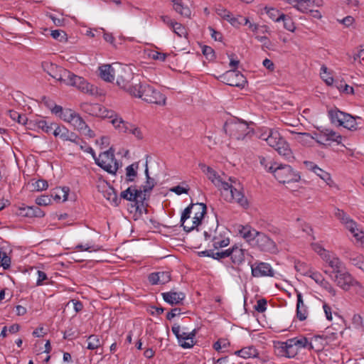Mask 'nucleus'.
I'll list each match as a JSON object with an SVG mask.
<instances>
[{"label": "nucleus", "mask_w": 364, "mask_h": 364, "mask_svg": "<svg viewBox=\"0 0 364 364\" xmlns=\"http://www.w3.org/2000/svg\"><path fill=\"white\" fill-rule=\"evenodd\" d=\"M118 70H124L126 77L118 75L117 83L119 87L127 92L130 95L142 99L144 101L157 105H164L166 97L159 90L154 89L146 82H141L139 80L132 77L130 70H126L120 65L114 64Z\"/></svg>", "instance_id": "f257e3e1"}, {"label": "nucleus", "mask_w": 364, "mask_h": 364, "mask_svg": "<svg viewBox=\"0 0 364 364\" xmlns=\"http://www.w3.org/2000/svg\"><path fill=\"white\" fill-rule=\"evenodd\" d=\"M207 177L221 191L226 201L230 203L235 202L245 209L249 207L248 200L242 192L240 183L236 179L230 178V183L224 181L215 170Z\"/></svg>", "instance_id": "f03ea898"}, {"label": "nucleus", "mask_w": 364, "mask_h": 364, "mask_svg": "<svg viewBox=\"0 0 364 364\" xmlns=\"http://www.w3.org/2000/svg\"><path fill=\"white\" fill-rule=\"evenodd\" d=\"M252 124V122L248 123L247 121L232 117L226 121L224 124V129L231 139L237 141H244L252 132L250 125Z\"/></svg>", "instance_id": "7ed1b4c3"}, {"label": "nucleus", "mask_w": 364, "mask_h": 364, "mask_svg": "<svg viewBox=\"0 0 364 364\" xmlns=\"http://www.w3.org/2000/svg\"><path fill=\"white\" fill-rule=\"evenodd\" d=\"M269 172L273 173L274 178L281 183L298 182L301 178L299 172L294 171L291 166L277 162L271 164Z\"/></svg>", "instance_id": "20e7f679"}, {"label": "nucleus", "mask_w": 364, "mask_h": 364, "mask_svg": "<svg viewBox=\"0 0 364 364\" xmlns=\"http://www.w3.org/2000/svg\"><path fill=\"white\" fill-rule=\"evenodd\" d=\"M56 80L63 82L67 85L76 87L85 93L92 94L95 91L93 85L87 82L83 77L76 75L63 68L60 69L58 77Z\"/></svg>", "instance_id": "39448f33"}, {"label": "nucleus", "mask_w": 364, "mask_h": 364, "mask_svg": "<svg viewBox=\"0 0 364 364\" xmlns=\"http://www.w3.org/2000/svg\"><path fill=\"white\" fill-rule=\"evenodd\" d=\"M147 191L144 189H136L135 186H130L120 193V198L134 202L136 211L141 214L144 211L146 213L147 204L145 201L148 198Z\"/></svg>", "instance_id": "423d86ee"}, {"label": "nucleus", "mask_w": 364, "mask_h": 364, "mask_svg": "<svg viewBox=\"0 0 364 364\" xmlns=\"http://www.w3.org/2000/svg\"><path fill=\"white\" fill-rule=\"evenodd\" d=\"M332 124L343 127L349 130H356L364 127L363 117L355 115H329Z\"/></svg>", "instance_id": "0eeeda50"}, {"label": "nucleus", "mask_w": 364, "mask_h": 364, "mask_svg": "<svg viewBox=\"0 0 364 364\" xmlns=\"http://www.w3.org/2000/svg\"><path fill=\"white\" fill-rule=\"evenodd\" d=\"M114 149H109L101 153L98 157H93L95 163L102 169L109 173H115L118 169L117 162L114 159Z\"/></svg>", "instance_id": "6e6552de"}, {"label": "nucleus", "mask_w": 364, "mask_h": 364, "mask_svg": "<svg viewBox=\"0 0 364 364\" xmlns=\"http://www.w3.org/2000/svg\"><path fill=\"white\" fill-rule=\"evenodd\" d=\"M105 118H108L109 119V122L112 124L115 129H118L119 132L127 133L129 132L138 139L142 138V134L139 128L134 127L129 123L126 122L118 115H109V117L106 115Z\"/></svg>", "instance_id": "1a4fd4ad"}, {"label": "nucleus", "mask_w": 364, "mask_h": 364, "mask_svg": "<svg viewBox=\"0 0 364 364\" xmlns=\"http://www.w3.org/2000/svg\"><path fill=\"white\" fill-rule=\"evenodd\" d=\"M220 80L232 87L243 88L247 84L246 77L239 71L232 70L220 76Z\"/></svg>", "instance_id": "9d476101"}, {"label": "nucleus", "mask_w": 364, "mask_h": 364, "mask_svg": "<svg viewBox=\"0 0 364 364\" xmlns=\"http://www.w3.org/2000/svg\"><path fill=\"white\" fill-rule=\"evenodd\" d=\"M334 282L342 289L348 291L352 286L360 285L353 276L346 271H340L331 275Z\"/></svg>", "instance_id": "9b49d317"}, {"label": "nucleus", "mask_w": 364, "mask_h": 364, "mask_svg": "<svg viewBox=\"0 0 364 364\" xmlns=\"http://www.w3.org/2000/svg\"><path fill=\"white\" fill-rule=\"evenodd\" d=\"M255 241L257 247L262 251L270 253H276L278 251L275 242L262 232H259Z\"/></svg>", "instance_id": "f8f14e48"}, {"label": "nucleus", "mask_w": 364, "mask_h": 364, "mask_svg": "<svg viewBox=\"0 0 364 364\" xmlns=\"http://www.w3.org/2000/svg\"><path fill=\"white\" fill-rule=\"evenodd\" d=\"M275 347L280 355L287 358H294L299 353L298 349L290 338L284 342H278Z\"/></svg>", "instance_id": "ddd939ff"}, {"label": "nucleus", "mask_w": 364, "mask_h": 364, "mask_svg": "<svg viewBox=\"0 0 364 364\" xmlns=\"http://www.w3.org/2000/svg\"><path fill=\"white\" fill-rule=\"evenodd\" d=\"M252 275L255 277H274V270L271 265L266 262H255L251 264Z\"/></svg>", "instance_id": "4468645a"}, {"label": "nucleus", "mask_w": 364, "mask_h": 364, "mask_svg": "<svg viewBox=\"0 0 364 364\" xmlns=\"http://www.w3.org/2000/svg\"><path fill=\"white\" fill-rule=\"evenodd\" d=\"M319 339H321V337L314 336L309 340L306 337L303 336L290 338L299 351L302 348L308 350L314 349L316 343L318 342Z\"/></svg>", "instance_id": "2eb2a0df"}, {"label": "nucleus", "mask_w": 364, "mask_h": 364, "mask_svg": "<svg viewBox=\"0 0 364 364\" xmlns=\"http://www.w3.org/2000/svg\"><path fill=\"white\" fill-rule=\"evenodd\" d=\"M99 191L102 193L103 196L109 200L114 206H117L120 202V199L117 197V191L109 183L103 182L98 186Z\"/></svg>", "instance_id": "dca6fc26"}, {"label": "nucleus", "mask_w": 364, "mask_h": 364, "mask_svg": "<svg viewBox=\"0 0 364 364\" xmlns=\"http://www.w3.org/2000/svg\"><path fill=\"white\" fill-rule=\"evenodd\" d=\"M236 230L237 234L248 243L254 242L259 233V231L249 225H237L236 226Z\"/></svg>", "instance_id": "f3484780"}, {"label": "nucleus", "mask_w": 364, "mask_h": 364, "mask_svg": "<svg viewBox=\"0 0 364 364\" xmlns=\"http://www.w3.org/2000/svg\"><path fill=\"white\" fill-rule=\"evenodd\" d=\"M61 119L68 123L75 129L79 132H85L87 125L80 115H60Z\"/></svg>", "instance_id": "a211bd4d"}, {"label": "nucleus", "mask_w": 364, "mask_h": 364, "mask_svg": "<svg viewBox=\"0 0 364 364\" xmlns=\"http://www.w3.org/2000/svg\"><path fill=\"white\" fill-rule=\"evenodd\" d=\"M309 276L314 279L318 284H319L323 289L326 290L331 295L336 296V291L333 286L325 279L323 275L318 272H309Z\"/></svg>", "instance_id": "6ab92c4d"}, {"label": "nucleus", "mask_w": 364, "mask_h": 364, "mask_svg": "<svg viewBox=\"0 0 364 364\" xmlns=\"http://www.w3.org/2000/svg\"><path fill=\"white\" fill-rule=\"evenodd\" d=\"M334 215L350 232H355L354 229L356 228L357 224L346 213L342 210L336 208Z\"/></svg>", "instance_id": "aec40b11"}, {"label": "nucleus", "mask_w": 364, "mask_h": 364, "mask_svg": "<svg viewBox=\"0 0 364 364\" xmlns=\"http://www.w3.org/2000/svg\"><path fill=\"white\" fill-rule=\"evenodd\" d=\"M148 280L152 285L165 284L171 280V273L167 271L152 272L148 276Z\"/></svg>", "instance_id": "412c9836"}, {"label": "nucleus", "mask_w": 364, "mask_h": 364, "mask_svg": "<svg viewBox=\"0 0 364 364\" xmlns=\"http://www.w3.org/2000/svg\"><path fill=\"white\" fill-rule=\"evenodd\" d=\"M197 205L199 206V210L195 213L192 224L191 225H183V230L186 232H191L197 228L201 223V220L206 213V206L204 203Z\"/></svg>", "instance_id": "4be33fe9"}, {"label": "nucleus", "mask_w": 364, "mask_h": 364, "mask_svg": "<svg viewBox=\"0 0 364 364\" xmlns=\"http://www.w3.org/2000/svg\"><path fill=\"white\" fill-rule=\"evenodd\" d=\"M279 155L284 156L287 160L291 161L294 159V156L289 144L286 140L280 136V140L277 141V146L273 147Z\"/></svg>", "instance_id": "5701e85b"}, {"label": "nucleus", "mask_w": 364, "mask_h": 364, "mask_svg": "<svg viewBox=\"0 0 364 364\" xmlns=\"http://www.w3.org/2000/svg\"><path fill=\"white\" fill-rule=\"evenodd\" d=\"M306 167L315 173L318 177L323 180L328 185H330L332 182L331 175L325 171L324 170L319 168L316 164L312 161H304Z\"/></svg>", "instance_id": "b1692460"}, {"label": "nucleus", "mask_w": 364, "mask_h": 364, "mask_svg": "<svg viewBox=\"0 0 364 364\" xmlns=\"http://www.w3.org/2000/svg\"><path fill=\"white\" fill-rule=\"evenodd\" d=\"M323 260L325 261L331 268H332L333 274L341 271L343 266L341 260L333 252H330L328 255L324 256V259Z\"/></svg>", "instance_id": "393cba45"}, {"label": "nucleus", "mask_w": 364, "mask_h": 364, "mask_svg": "<svg viewBox=\"0 0 364 364\" xmlns=\"http://www.w3.org/2000/svg\"><path fill=\"white\" fill-rule=\"evenodd\" d=\"M162 296L164 300L171 304H181L186 298L185 294L183 292H176V291H168L162 293Z\"/></svg>", "instance_id": "a878e982"}, {"label": "nucleus", "mask_w": 364, "mask_h": 364, "mask_svg": "<svg viewBox=\"0 0 364 364\" xmlns=\"http://www.w3.org/2000/svg\"><path fill=\"white\" fill-rule=\"evenodd\" d=\"M245 250L239 245H234L230 248V257L233 264H240L245 259Z\"/></svg>", "instance_id": "bb28decb"}, {"label": "nucleus", "mask_w": 364, "mask_h": 364, "mask_svg": "<svg viewBox=\"0 0 364 364\" xmlns=\"http://www.w3.org/2000/svg\"><path fill=\"white\" fill-rule=\"evenodd\" d=\"M100 77L107 82H112L114 80L116 68L111 65H102L99 68Z\"/></svg>", "instance_id": "cd10ccee"}, {"label": "nucleus", "mask_w": 364, "mask_h": 364, "mask_svg": "<svg viewBox=\"0 0 364 364\" xmlns=\"http://www.w3.org/2000/svg\"><path fill=\"white\" fill-rule=\"evenodd\" d=\"M173 6V9L185 18H191V10L186 5L182 0H171Z\"/></svg>", "instance_id": "c85d7f7f"}, {"label": "nucleus", "mask_w": 364, "mask_h": 364, "mask_svg": "<svg viewBox=\"0 0 364 364\" xmlns=\"http://www.w3.org/2000/svg\"><path fill=\"white\" fill-rule=\"evenodd\" d=\"M296 317L299 321H304L308 316V311L303 301V296L301 292L296 291Z\"/></svg>", "instance_id": "c756f323"}, {"label": "nucleus", "mask_w": 364, "mask_h": 364, "mask_svg": "<svg viewBox=\"0 0 364 364\" xmlns=\"http://www.w3.org/2000/svg\"><path fill=\"white\" fill-rule=\"evenodd\" d=\"M19 215L24 217H42L43 212L38 206H26L19 209Z\"/></svg>", "instance_id": "7c9ffc66"}, {"label": "nucleus", "mask_w": 364, "mask_h": 364, "mask_svg": "<svg viewBox=\"0 0 364 364\" xmlns=\"http://www.w3.org/2000/svg\"><path fill=\"white\" fill-rule=\"evenodd\" d=\"M53 134L55 136H60L64 141H74L76 139V134L70 132L65 127H56L54 129Z\"/></svg>", "instance_id": "2f4dec72"}, {"label": "nucleus", "mask_w": 364, "mask_h": 364, "mask_svg": "<svg viewBox=\"0 0 364 364\" xmlns=\"http://www.w3.org/2000/svg\"><path fill=\"white\" fill-rule=\"evenodd\" d=\"M346 259L353 266L360 269L364 272V256L356 252H346Z\"/></svg>", "instance_id": "473e14b6"}, {"label": "nucleus", "mask_w": 364, "mask_h": 364, "mask_svg": "<svg viewBox=\"0 0 364 364\" xmlns=\"http://www.w3.org/2000/svg\"><path fill=\"white\" fill-rule=\"evenodd\" d=\"M195 336V330L191 332H183L178 338L180 346L183 348H190L193 346V338Z\"/></svg>", "instance_id": "72a5a7b5"}, {"label": "nucleus", "mask_w": 364, "mask_h": 364, "mask_svg": "<svg viewBox=\"0 0 364 364\" xmlns=\"http://www.w3.org/2000/svg\"><path fill=\"white\" fill-rule=\"evenodd\" d=\"M280 134L277 131L269 129L268 133H263L260 138L267 141V144L271 146H277V141L280 140Z\"/></svg>", "instance_id": "f704fd0d"}, {"label": "nucleus", "mask_w": 364, "mask_h": 364, "mask_svg": "<svg viewBox=\"0 0 364 364\" xmlns=\"http://www.w3.org/2000/svg\"><path fill=\"white\" fill-rule=\"evenodd\" d=\"M235 354L241 358L247 359L257 357L259 353L258 350L253 346H250L242 348V349L235 351Z\"/></svg>", "instance_id": "c9c22d12"}, {"label": "nucleus", "mask_w": 364, "mask_h": 364, "mask_svg": "<svg viewBox=\"0 0 364 364\" xmlns=\"http://www.w3.org/2000/svg\"><path fill=\"white\" fill-rule=\"evenodd\" d=\"M81 109L85 114H98V112L104 113L106 109L100 104L83 103L81 105Z\"/></svg>", "instance_id": "e433bc0d"}, {"label": "nucleus", "mask_w": 364, "mask_h": 364, "mask_svg": "<svg viewBox=\"0 0 364 364\" xmlns=\"http://www.w3.org/2000/svg\"><path fill=\"white\" fill-rule=\"evenodd\" d=\"M230 244V239L228 237H222L220 234L217 233V230H214L213 236V247L215 249L225 247Z\"/></svg>", "instance_id": "4c0bfd02"}, {"label": "nucleus", "mask_w": 364, "mask_h": 364, "mask_svg": "<svg viewBox=\"0 0 364 364\" xmlns=\"http://www.w3.org/2000/svg\"><path fill=\"white\" fill-rule=\"evenodd\" d=\"M42 67L44 71H46L50 76L55 80L58 79L60 69L62 68V67H58L55 64L50 62H43L42 63Z\"/></svg>", "instance_id": "58836bf2"}, {"label": "nucleus", "mask_w": 364, "mask_h": 364, "mask_svg": "<svg viewBox=\"0 0 364 364\" xmlns=\"http://www.w3.org/2000/svg\"><path fill=\"white\" fill-rule=\"evenodd\" d=\"M41 104L49 109L53 114H59L63 112V107L56 105L55 102L47 97H43Z\"/></svg>", "instance_id": "ea45409f"}, {"label": "nucleus", "mask_w": 364, "mask_h": 364, "mask_svg": "<svg viewBox=\"0 0 364 364\" xmlns=\"http://www.w3.org/2000/svg\"><path fill=\"white\" fill-rule=\"evenodd\" d=\"M33 128L32 129H36L37 128H40L43 131H44L45 132H47V133L51 132L53 129L54 130L53 127H55V128L56 127H58L56 124H53V123H51L50 125H48L47 122L44 119L33 120Z\"/></svg>", "instance_id": "a19ab883"}, {"label": "nucleus", "mask_w": 364, "mask_h": 364, "mask_svg": "<svg viewBox=\"0 0 364 364\" xmlns=\"http://www.w3.org/2000/svg\"><path fill=\"white\" fill-rule=\"evenodd\" d=\"M11 117L14 122L26 126L27 129L32 130L33 128V120L28 119L27 115H11Z\"/></svg>", "instance_id": "79ce46f5"}, {"label": "nucleus", "mask_w": 364, "mask_h": 364, "mask_svg": "<svg viewBox=\"0 0 364 364\" xmlns=\"http://www.w3.org/2000/svg\"><path fill=\"white\" fill-rule=\"evenodd\" d=\"M171 29L180 38H186L188 36L186 27L179 22L175 21Z\"/></svg>", "instance_id": "37998d69"}, {"label": "nucleus", "mask_w": 364, "mask_h": 364, "mask_svg": "<svg viewBox=\"0 0 364 364\" xmlns=\"http://www.w3.org/2000/svg\"><path fill=\"white\" fill-rule=\"evenodd\" d=\"M320 75H321V79L325 82V83L327 85H333V83L334 82V79H333L331 72L328 71L327 67L324 65H323L321 67Z\"/></svg>", "instance_id": "c03bdc74"}, {"label": "nucleus", "mask_w": 364, "mask_h": 364, "mask_svg": "<svg viewBox=\"0 0 364 364\" xmlns=\"http://www.w3.org/2000/svg\"><path fill=\"white\" fill-rule=\"evenodd\" d=\"M267 16L274 21L279 22L284 18V14L274 8H265Z\"/></svg>", "instance_id": "a18cd8bd"}, {"label": "nucleus", "mask_w": 364, "mask_h": 364, "mask_svg": "<svg viewBox=\"0 0 364 364\" xmlns=\"http://www.w3.org/2000/svg\"><path fill=\"white\" fill-rule=\"evenodd\" d=\"M324 130L326 138L329 141V145L333 142H336L337 144H340L341 142L342 137L341 134L329 129H325Z\"/></svg>", "instance_id": "49530a36"}, {"label": "nucleus", "mask_w": 364, "mask_h": 364, "mask_svg": "<svg viewBox=\"0 0 364 364\" xmlns=\"http://www.w3.org/2000/svg\"><path fill=\"white\" fill-rule=\"evenodd\" d=\"M87 349L95 350L101 346L102 342L97 335H91L87 338Z\"/></svg>", "instance_id": "de8ad7c7"}, {"label": "nucleus", "mask_w": 364, "mask_h": 364, "mask_svg": "<svg viewBox=\"0 0 364 364\" xmlns=\"http://www.w3.org/2000/svg\"><path fill=\"white\" fill-rule=\"evenodd\" d=\"M281 121L286 125L292 127H299L301 125L300 119L296 117H290L289 115H282Z\"/></svg>", "instance_id": "09e8293b"}, {"label": "nucleus", "mask_w": 364, "mask_h": 364, "mask_svg": "<svg viewBox=\"0 0 364 364\" xmlns=\"http://www.w3.org/2000/svg\"><path fill=\"white\" fill-rule=\"evenodd\" d=\"M291 132L296 134L295 137L296 140L304 145L307 144L311 139H313L312 136L309 133L295 132L294 131H291Z\"/></svg>", "instance_id": "8fccbe9b"}, {"label": "nucleus", "mask_w": 364, "mask_h": 364, "mask_svg": "<svg viewBox=\"0 0 364 364\" xmlns=\"http://www.w3.org/2000/svg\"><path fill=\"white\" fill-rule=\"evenodd\" d=\"M0 266L4 269H8L11 266V258L7 253L0 250Z\"/></svg>", "instance_id": "3c124183"}, {"label": "nucleus", "mask_w": 364, "mask_h": 364, "mask_svg": "<svg viewBox=\"0 0 364 364\" xmlns=\"http://www.w3.org/2000/svg\"><path fill=\"white\" fill-rule=\"evenodd\" d=\"M312 139H315L316 142L320 144L329 146V141L326 138L324 129L319 133L314 134V136H312Z\"/></svg>", "instance_id": "603ef678"}, {"label": "nucleus", "mask_w": 364, "mask_h": 364, "mask_svg": "<svg viewBox=\"0 0 364 364\" xmlns=\"http://www.w3.org/2000/svg\"><path fill=\"white\" fill-rule=\"evenodd\" d=\"M303 6L306 8L305 13L309 10L310 7H320L323 5V0H301Z\"/></svg>", "instance_id": "864d4df0"}, {"label": "nucleus", "mask_w": 364, "mask_h": 364, "mask_svg": "<svg viewBox=\"0 0 364 364\" xmlns=\"http://www.w3.org/2000/svg\"><path fill=\"white\" fill-rule=\"evenodd\" d=\"M145 174L146 176V185H144L143 186V189H144V191H147L149 193L154 187L155 182H154V179L151 178L149 176V170H148L147 166H146V168H145Z\"/></svg>", "instance_id": "5fc2aeb1"}, {"label": "nucleus", "mask_w": 364, "mask_h": 364, "mask_svg": "<svg viewBox=\"0 0 364 364\" xmlns=\"http://www.w3.org/2000/svg\"><path fill=\"white\" fill-rule=\"evenodd\" d=\"M281 21L284 23V27L288 30L289 31L294 32L296 29V26L292 21V19L289 17L284 14V18H281Z\"/></svg>", "instance_id": "6e6d98bb"}, {"label": "nucleus", "mask_w": 364, "mask_h": 364, "mask_svg": "<svg viewBox=\"0 0 364 364\" xmlns=\"http://www.w3.org/2000/svg\"><path fill=\"white\" fill-rule=\"evenodd\" d=\"M311 247L316 253H318L322 259H324V256L328 255L331 252L325 250L320 244L318 243H312Z\"/></svg>", "instance_id": "4d7b16f0"}, {"label": "nucleus", "mask_w": 364, "mask_h": 364, "mask_svg": "<svg viewBox=\"0 0 364 364\" xmlns=\"http://www.w3.org/2000/svg\"><path fill=\"white\" fill-rule=\"evenodd\" d=\"M215 12L216 14L221 17L222 18L225 20H228V18L232 14L230 11H228L225 8L222 6L221 5H218L215 8Z\"/></svg>", "instance_id": "13d9d810"}, {"label": "nucleus", "mask_w": 364, "mask_h": 364, "mask_svg": "<svg viewBox=\"0 0 364 364\" xmlns=\"http://www.w3.org/2000/svg\"><path fill=\"white\" fill-rule=\"evenodd\" d=\"M202 53L208 60H213L215 58V51L210 46H203Z\"/></svg>", "instance_id": "bf43d9fd"}, {"label": "nucleus", "mask_w": 364, "mask_h": 364, "mask_svg": "<svg viewBox=\"0 0 364 364\" xmlns=\"http://www.w3.org/2000/svg\"><path fill=\"white\" fill-rule=\"evenodd\" d=\"M194 204H191L189 206L186 208L183 211L181 217V226L183 227V225H186L185 224L186 221L190 218L191 210L193 208Z\"/></svg>", "instance_id": "052dcab7"}, {"label": "nucleus", "mask_w": 364, "mask_h": 364, "mask_svg": "<svg viewBox=\"0 0 364 364\" xmlns=\"http://www.w3.org/2000/svg\"><path fill=\"white\" fill-rule=\"evenodd\" d=\"M167 54L160 53L156 50H151L149 53V57L153 60L164 62L166 58Z\"/></svg>", "instance_id": "680f3d73"}, {"label": "nucleus", "mask_w": 364, "mask_h": 364, "mask_svg": "<svg viewBox=\"0 0 364 364\" xmlns=\"http://www.w3.org/2000/svg\"><path fill=\"white\" fill-rule=\"evenodd\" d=\"M355 232H351L353 236L355 237L357 242H359L360 245L364 247V232L360 230L357 227L355 228Z\"/></svg>", "instance_id": "e2e57ef3"}, {"label": "nucleus", "mask_w": 364, "mask_h": 364, "mask_svg": "<svg viewBox=\"0 0 364 364\" xmlns=\"http://www.w3.org/2000/svg\"><path fill=\"white\" fill-rule=\"evenodd\" d=\"M136 168H137V166H135L134 164H132L126 168V173L129 181H133L134 178L136 176L137 173L135 170Z\"/></svg>", "instance_id": "0e129e2a"}, {"label": "nucleus", "mask_w": 364, "mask_h": 364, "mask_svg": "<svg viewBox=\"0 0 364 364\" xmlns=\"http://www.w3.org/2000/svg\"><path fill=\"white\" fill-rule=\"evenodd\" d=\"M241 16L238 17H234L232 14L228 18L227 21H228L232 26L239 27L240 25L244 24V21Z\"/></svg>", "instance_id": "69168bd1"}, {"label": "nucleus", "mask_w": 364, "mask_h": 364, "mask_svg": "<svg viewBox=\"0 0 364 364\" xmlns=\"http://www.w3.org/2000/svg\"><path fill=\"white\" fill-rule=\"evenodd\" d=\"M289 4H291L298 11L305 13L306 8L303 6L301 0H284Z\"/></svg>", "instance_id": "338daca9"}, {"label": "nucleus", "mask_w": 364, "mask_h": 364, "mask_svg": "<svg viewBox=\"0 0 364 364\" xmlns=\"http://www.w3.org/2000/svg\"><path fill=\"white\" fill-rule=\"evenodd\" d=\"M255 38L262 43V46L264 48H266L267 49H271L272 48V43L266 36H261L259 35L255 36Z\"/></svg>", "instance_id": "774afa93"}]
</instances>
